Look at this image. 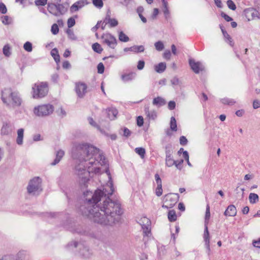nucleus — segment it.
<instances>
[{
    "label": "nucleus",
    "mask_w": 260,
    "mask_h": 260,
    "mask_svg": "<svg viewBox=\"0 0 260 260\" xmlns=\"http://www.w3.org/2000/svg\"><path fill=\"white\" fill-rule=\"evenodd\" d=\"M72 157L76 160L74 173L81 186H85L89 177L105 171L109 181L103 190H96L91 199H86L83 214L102 225L112 226L118 222L122 210L119 203L109 197L114 192L113 183L105 157L100 149L86 143L75 144Z\"/></svg>",
    "instance_id": "nucleus-1"
},
{
    "label": "nucleus",
    "mask_w": 260,
    "mask_h": 260,
    "mask_svg": "<svg viewBox=\"0 0 260 260\" xmlns=\"http://www.w3.org/2000/svg\"><path fill=\"white\" fill-rule=\"evenodd\" d=\"M1 100L8 108L12 109L20 107L22 103L19 93L13 91L11 88H5L2 91Z\"/></svg>",
    "instance_id": "nucleus-2"
},
{
    "label": "nucleus",
    "mask_w": 260,
    "mask_h": 260,
    "mask_svg": "<svg viewBox=\"0 0 260 260\" xmlns=\"http://www.w3.org/2000/svg\"><path fill=\"white\" fill-rule=\"evenodd\" d=\"M48 92V84L46 82H37L32 86V96L34 99L42 98Z\"/></svg>",
    "instance_id": "nucleus-3"
},
{
    "label": "nucleus",
    "mask_w": 260,
    "mask_h": 260,
    "mask_svg": "<svg viewBox=\"0 0 260 260\" xmlns=\"http://www.w3.org/2000/svg\"><path fill=\"white\" fill-rule=\"evenodd\" d=\"M54 110V107L51 104H42L35 106L33 109V113L36 116L44 117L52 114Z\"/></svg>",
    "instance_id": "nucleus-4"
},
{
    "label": "nucleus",
    "mask_w": 260,
    "mask_h": 260,
    "mask_svg": "<svg viewBox=\"0 0 260 260\" xmlns=\"http://www.w3.org/2000/svg\"><path fill=\"white\" fill-rule=\"evenodd\" d=\"M42 180L38 177H34L28 182L27 186V192L31 196H38L42 190Z\"/></svg>",
    "instance_id": "nucleus-5"
},
{
    "label": "nucleus",
    "mask_w": 260,
    "mask_h": 260,
    "mask_svg": "<svg viewBox=\"0 0 260 260\" xmlns=\"http://www.w3.org/2000/svg\"><path fill=\"white\" fill-rule=\"evenodd\" d=\"M68 246L70 249L73 247H79L80 255L84 258H89L92 255V252L89 247L82 243H78L77 242L73 241L70 243Z\"/></svg>",
    "instance_id": "nucleus-6"
},
{
    "label": "nucleus",
    "mask_w": 260,
    "mask_h": 260,
    "mask_svg": "<svg viewBox=\"0 0 260 260\" xmlns=\"http://www.w3.org/2000/svg\"><path fill=\"white\" fill-rule=\"evenodd\" d=\"M178 193H169L165 195L163 198L164 204L162 207L167 209L173 207L178 201Z\"/></svg>",
    "instance_id": "nucleus-7"
},
{
    "label": "nucleus",
    "mask_w": 260,
    "mask_h": 260,
    "mask_svg": "<svg viewBox=\"0 0 260 260\" xmlns=\"http://www.w3.org/2000/svg\"><path fill=\"white\" fill-rule=\"evenodd\" d=\"M139 223L143 230L144 240H146V237L148 238L151 235L150 232L151 221L147 217H143L139 220Z\"/></svg>",
    "instance_id": "nucleus-8"
},
{
    "label": "nucleus",
    "mask_w": 260,
    "mask_h": 260,
    "mask_svg": "<svg viewBox=\"0 0 260 260\" xmlns=\"http://www.w3.org/2000/svg\"><path fill=\"white\" fill-rule=\"evenodd\" d=\"M102 39L104 43L112 49H114L117 45L116 38L110 34L106 33L103 34Z\"/></svg>",
    "instance_id": "nucleus-9"
},
{
    "label": "nucleus",
    "mask_w": 260,
    "mask_h": 260,
    "mask_svg": "<svg viewBox=\"0 0 260 260\" xmlns=\"http://www.w3.org/2000/svg\"><path fill=\"white\" fill-rule=\"evenodd\" d=\"M75 90L79 98H83L87 92V86L83 82H78L75 84Z\"/></svg>",
    "instance_id": "nucleus-10"
},
{
    "label": "nucleus",
    "mask_w": 260,
    "mask_h": 260,
    "mask_svg": "<svg viewBox=\"0 0 260 260\" xmlns=\"http://www.w3.org/2000/svg\"><path fill=\"white\" fill-rule=\"evenodd\" d=\"M244 13L248 21L259 18L258 12L253 8H249L245 9Z\"/></svg>",
    "instance_id": "nucleus-11"
},
{
    "label": "nucleus",
    "mask_w": 260,
    "mask_h": 260,
    "mask_svg": "<svg viewBox=\"0 0 260 260\" xmlns=\"http://www.w3.org/2000/svg\"><path fill=\"white\" fill-rule=\"evenodd\" d=\"M6 256L11 257L12 260H29V255L25 251H19L15 256L11 254L5 255L1 258H3Z\"/></svg>",
    "instance_id": "nucleus-12"
},
{
    "label": "nucleus",
    "mask_w": 260,
    "mask_h": 260,
    "mask_svg": "<svg viewBox=\"0 0 260 260\" xmlns=\"http://www.w3.org/2000/svg\"><path fill=\"white\" fill-rule=\"evenodd\" d=\"M189 63L192 71L196 74L204 70V66L200 62H196L194 60L190 59Z\"/></svg>",
    "instance_id": "nucleus-13"
},
{
    "label": "nucleus",
    "mask_w": 260,
    "mask_h": 260,
    "mask_svg": "<svg viewBox=\"0 0 260 260\" xmlns=\"http://www.w3.org/2000/svg\"><path fill=\"white\" fill-rule=\"evenodd\" d=\"M88 4L87 0H79L74 3L70 7L71 13H74L78 11L84 6Z\"/></svg>",
    "instance_id": "nucleus-14"
},
{
    "label": "nucleus",
    "mask_w": 260,
    "mask_h": 260,
    "mask_svg": "<svg viewBox=\"0 0 260 260\" xmlns=\"http://www.w3.org/2000/svg\"><path fill=\"white\" fill-rule=\"evenodd\" d=\"M203 238L205 242V247L207 250L208 254H209L210 252V236L209 232L208 230V226L206 223L205 224V230L204 232Z\"/></svg>",
    "instance_id": "nucleus-15"
},
{
    "label": "nucleus",
    "mask_w": 260,
    "mask_h": 260,
    "mask_svg": "<svg viewBox=\"0 0 260 260\" xmlns=\"http://www.w3.org/2000/svg\"><path fill=\"white\" fill-rule=\"evenodd\" d=\"M155 180L157 184L155 189V193L157 197H160L162 193L161 180L158 174L155 175Z\"/></svg>",
    "instance_id": "nucleus-16"
},
{
    "label": "nucleus",
    "mask_w": 260,
    "mask_h": 260,
    "mask_svg": "<svg viewBox=\"0 0 260 260\" xmlns=\"http://www.w3.org/2000/svg\"><path fill=\"white\" fill-rule=\"evenodd\" d=\"M12 132V125L10 123L5 122L3 123L1 130V135L3 136L8 135Z\"/></svg>",
    "instance_id": "nucleus-17"
},
{
    "label": "nucleus",
    "mask_w": 260,
    "mask_h": 260,
    "mask_svg": "<svg viewBox=\"0 0 260 260\" xmlns=\"http://www.w3.org/2000/svg\"><path fill=\"white\" fill-rule=\"evenodd\" d=\"M64 155V151L61 149H59L56 152L55 158L52 162L51 163V166H55L58 164Z\"/></svg>",
    "instance_id": "nucleus-18"
},
{
    "label": "nucleus",
    "mask_w": 260,
    "mask_h": 260,
    "mask_svg": "<svg viewBox=\"0 0 260 260\" xmlns=\"http://www.w3.org/2000/svg\"><path fill=\"white\" fill-rule=\"evenodd\" d=\"M236 214V208L233 205L229 206L224 213V215L228 216H235Z\"/></svg>",
    "instance_id": "nucleus-19"
},
{
    "label": "nucleus",
    "mask_w": 260,
    "mask_h": 260,
    "mask_svg": "<svg viewBox=\"0 0 260 260\" xmlns=\"http://www.w3.org/2000/svg\"><path fill=\"white\" fill-rule=\"evenodd\" d=\"M108 117L111 120H114L116 118L118 114L117 109L114 108H109L106 110Z\"/></svg>",
    "instance_id": "nucleus-20"
},
{
    "label": "nucleus",
    "mask_w": 260,
    "mask_h": 260,
    "mask_svg": "<svg viewBox=\"0 0 260 260\" xmlns=\"http://www.w3.org/2000/svg\"><path fill=\"white\" fill-rule=\"evenodd\" d=\"M220 27L223 35L225 41L228 44H229L230 46H233L234 45V43L233 42L232 38L228 34V32L223 29L222 26H220Z\"/></svg>",
    "instance_id": "nucleus-21"
},
{
    "label": "nucleus",
    "mask_w": 260,
    "mask_h": 260,
    "mask_svg": "<svg viewBox=\"0 0 260 260\" xmlns=\"http://www.w3.org/2000/svg\"><path fill=\"white\" fill-rule=\"evenodd\" d=\"M166 104V101L165 99L160 96H157L154 98L152 102V104L157 107L164 106Z\"/></svg>",
    "instance_id": "nucleus-22"
},
{
    "label": "nucleus",
    "mask_w": 260,
    "mask_h": 260,
    "mask_svg": "<svg viewBox=\"0 0 260 260\" xmlns=\"http://www.w3.org/2000/svg\"><path fill=\"white\" fill-rule=\"evenodd\" d=\"M17 137L16 139V143L19 145H21L23 142L24 129L19 128L17 132Z\"/></svg>",
    "instance_id": "nucleus-23"
},
{
    "label": "nucleus",
    "mask_w": 260,
    "mask_h": 260,
    "mask_svg": "<svg viewBox=\"0 0 260 260\" xmlns=\"http://www.w3.org/2000/svg\"><path fill=\"white\" fill-rule=\"evenodd\" d=\"M135 77V74L134 73L128 74H123L121 76V79L123 82H127L133 80Z\"/></svg>",
    "instance_id": "nucleus-24"
},
{
    "label": "nucleus",
    "mask_w": 260,
    "mask_h": 260,
    "mask_svg": "<svg viewBox=\"0 0 260 260\" xmlns=\"http://www.w3.org/2000/svg\"><path fill=\"white\" fill-rule=\"evenodd\" d=\"M175 164V160H174L171 156V154L169 153H166V165L168 167L173 166Z\"/></svg>",
    "instance_id": "nucleus-25"
},
{
    "label": "nucleus",
    "mask_w": 260,
    "mask_h": 260,
    "mask_svg": "<svg viewBox=\"0 0 260 260\" xmlns=\"http://www.w3.org/2000/svg\"><path fill=\"white\" fill-rule=\"evenodd\" d=\"M58 16L64 14L67 11L68 8V5L58 4L57 5Z\"/></svg>",
    "instance_id": "nucleus-26"
},
{
    "label": "nucleus",
    "mask_w": 260,
    "mask_h": 260,
    "mask_svg": "<svg viewBox=\"0 0 260 260\" xmlns=\"http://www.w3.org/2000/svg\"><path fill=\"white\" fill-rule=\"evenodd\" d=\"M48 10L52 14L58 16L57 5L53 4H49L48 5Z\"/></svg>",
    "instance_id": "nucleus-27"
},
{
    "label": "nucleus",
    "mask_w": 260,
    "mask_h": 260,
    "mask_svg": "<svg viewBox=\"0 0 260 260\" xmlns=\"http://www.w3.org/2000/svg\"><path fill=\"white\" fill-rule=\"evenodd\" d=\"M166 69V64L165 62H160L154 66L155 71L158 73H162Z\"/></svg>",
    "instance_id": "nucleus-28"
},
{
    "label": "nucleus",
    "mask_w": 260,
    "mask_h": 260,
    "mask_svg": "<svg viewBox=\"0 0 260 260\" xmlns=\"http://www.w3.org/2000/svg\"><path fill=\"white\" fill-rule=\"evenodd\" d=\"M220 102L222 104L229 106H233L236 103V101L234 99L228 98H224L221 99L220 100Z\"/></svg>",
    "instance_id": "nucleus-29"
},
{
    "label": "nucleus",
    "mask_w": 260,
    "mask_h": 260,
    "mask_svg": "<svg viewBox=\"0 0 260 260\" xmlns=\"http://www.w3.org/2000/svg\"><path fill=\"white\" fill-rule=\"evenodd\" d=\"M145 113L149 119H155L157 117V113L155 111H149L148 108H145Z\"/></svg>",
    "instance_id": "nucleus-30"
},
{
    "label": "nucleus",
    "mask_w": 260,
    "mask_h": 260,
    "mask_svg": "<svg viewBox=\"0 0 260 260\" xmlns=\"http://www.w3.org/2000/svg\"><path fill=\"white\" fill-rule=\"evenodd\" d=\"M88 123L93 127L96 128L101 133L103 134L104 131L100 128V126L95 122V121L91 117H88L87 119Z\"/></svg>",
    "instance_id": "nucleus-31"
},
{
    "label": "nucleus",
    "mask_w": 260,
    "mask_h": 260,
    "mask_svg": "<svg viewBox=\"0 0 260 260\" xmlns=\"http://www.w3.org/2000/svg\"><path fill=\"white\" fill-rule=\"evenodd\" d=\"M131 51L135 53L142 52L144 51V47L143 45L134 46L130 47Z\"/></svg>",
    "instance_id": "nucleus-32"
},
{
    "label": "nucleus",
    "mask_w": 260,
    "mask_h": 260,
    "mask_svg": "<svg viewBox=\"0 0 260 260\" xmlns=\"http://www.w3.org/2000/svg\"><path fill=\"white\" fill-rule=\"evenodd\" d=\"M249 202L251 204H255L258 201V196L254 193H250L249 196Z\"/></svg>",
    "instance_id": "nucleus-33"
},
{
    "label": "nucleus",
    "mask_w": 260,
    "mask_h": 260,
    "mask_svg": "<svg viewBox=\"0 0 260 260\" xmlns=\"http://www.w3.org/2000/svg\"><path fill=\"white\" fill-rule=\"evenodd\" d=\"M106 23H109L110 27H115L118 25V21L116 19L113 18H106L105 19Z\"/></svg>",
    "instance_id": "nucleus-34"
},
{
    "label": "nucleus",
    "mask_w": 260,
    "mask_h": 260,
    "mask_svg": "<svg viewBox=\"0 0 260 260\" xmlns=\"http://www.w3.org/2000/svg\"><path fill=\"white\" fill-rule=\"evenodd\" d=\"M135 151L136 153L139 154L142 158H144L146 153L145 149L142 147L136 148Z\"/></svg>",
    "instance_id": "nucleus-35"
},
{
    "label": "nucleus",
    "mask_w": 260,
    "mask_h": 260,
    "mask_svg": "<svg viewBox=\"0 0 260 260\" xmlns=\"http://www.w3.org/2000/svg\"><path fill=\"white\" fill-rule=\"evenodd\" d=\"M170 128L172 131L176 132L177 130V122L176 120L174 117H172L171 118L170 120Z\"/></svg>",
    "instance_id": "nucleus-36"
},
{
    "label": "nucleus",
    "mask_w": 260,
    "mask_h": 260,
    "mask_svg": "<svg viewBox=\"0 0 260 260\" xmlns=\"http://www.w3.org/2000/svg\"><path fill=\"white\" fill-rule=\"evenodd\" d=\"M168 219L171 222L175 221L177 219V215L175 211H169L168 212Z\"/></svg>",
    "instance_id": "nucleus-37"
},
{
    "label": "nucleus",
    "mask_w": 260,
    "mask_h": 260,
    "mask_svg": "<svg viewBox=\"0 0 260 260\" xmlns=\"http://www.w3.org/2000/svg\"><path fill=\"white\" fill-rule=\"evenodd\" d=\"M119 40L123 42H127L129 41V38L123 32L120 31L118 35Z\"/></svg>",
    "instance_id": "nucleus-38"
},
{
    "label": "nucleus",
    "mask_w": 260,
    "mask_h": 260,
    "mask_svg": "<svg viewBox=\"0 0 260 260\" xmlns=\"http://www.w3.org/2000/svg\"><path fill=\"white\" fill-rule=\"evenodd\" d=\"M51 54L56 62L59 61V55L57 49H53L51 51Z\"/></svg>",
    "instance_id": "nucleus-39"
},
{
    "label": "nucleus",
    "mask_w": 260,
    "mask_h": 260,
    "mask_svg": "<svg viewBox=\"0 0 260 260\" xmlns=\"http://www.w3.org/2000/svg\"><path fill=\"white\" fill-rule=\"evenodd\" d=\"M154 46L156 50L162 51L164 48V45L162 41H159L154 43Z\"/></svg>",
    "instance_id": "nucleus-40"
},
{
    "label": "nucleus",
    "mask_w": 260,
    "mask_h": 260,
    "mask_svg": "<svg viewBox=\"0 0 260 260\" xmlns=\"http://www.w3.org/2000/svg\"><path fill=\"white\" fill-rule=\"evenodd\" d=\"M92 49L98 53H101L103 51L101 46L98 43H94L92 46Z\"/></svg>",
    "instance_id": "nucleus-41"
},
{
    "label": "nucleus",
    "mask_w": 260,
    "mask_h": 260,
    "mask_svg": "<svg viewBox=\"0 0 260 260\" xmlns=\"http://www.w3.org/2000/svg\"><path fill=\"white\" fill-rule=\"evenodd\" d=\"M3 52L4 54L6 56H7V57L10 56L11 54L10 46L8 45H5L3 48Z\"/></svg>",
    "instance_id": "nucleus-42"
},
{
    "label": "nucleus",
    "mask_w": 260,
    "mask_h": 260,
    "mask_svg": "<svg viewBox=\"0 0 260 260\" xmlns=\"http://www.w3.org/2000/svg\"><path fill=\"white\" fill-rule=\"evenodd\" d=\"M24 49L27 52H30L32 50V44L29 42H25L23 45Z\"/></svg>",
    "instance_id": "nucleus-43"
},
{
    "label": "nucleus",
    "mask_w": 260,
    "mask_h": 260,
    "mask_svg": "<svg viewBox=\"0 0 260 260\" xmlns=\"http://www.w3.org/2000/svg\"><path fill=\"white\" fill-rule=\"evenodd\" d=\"M92 4L96 8L99 9H101L104 6L102 0H92Z\"/></svg>",
    "instance_id": "nucleus-44"
},
{
    "label": "nucleus",
    "mask_w": 260,
    "mask_h": 260,
    "mask_svg": "<svg viewBox=\"0 0 260 260\" xmlns=\"http://www.w3.org/2000/svg\"><path fill=\"white\" fill-rule=\"evenodd\" d=\"M3 23L5 25H8L11 23L12 19L8 16H4L1 18Z\"/></svg>",
    "instance_id": "nucleus-45"
},
{
    "label": "nucleus",
    "mask_w": 260,
    "mask_h": 260,
    "mask_svg": "<svg viewBox=\"0 0 260 260\" xmlns=\"http://www.w3.org/2000/svg\"><path fill=\"white\" fill-rule=\"evenodd\" d=\"M163 12L166 19H169L170 16V13L169 10L168 5L163 6Z\"/></svg>",
    "instance_id": "nucleus-46"
},
{
    "label": "nucleus",
    "mask_w": 260,
    "mask_h": 260,
    "mask_svg": "<svg viewBox=\"0 0 260 260\" xmlns=\"http://www.w3.org/2000/svg\"><path fill=\"white\" fill-rule=\"evenodd\" d=\"M66 32L68 36V37L73 40H75L76 39V37L73 32V31L71 29H68L66 31Z\"/></svg>",
    "instance_id": "nucleus-47"
},
{
    "label": "nucleus",
    "mask_w": 260,
    "mask_h": 260,
    "mask_svg": "<svg viewBox=\"0 0 260 260\" xmlns=\"http://www.w3.org/2000/svg\"><path fill=\"white\" fill-rule=\"evenodd\" d=\"M183 157H184L185 160L186 161L187 164L188 165V166H189L190 167H191L192 165L189 160V154L187 151H183Z\"/></svg>",
    "instance_id": "nucleus-48"
},
{
    "label": "nucleus",
    "mask_w": 260,
    "mask_h": 260,
    "mask_svg": "<svg viewBox=\"0 0 260 260\" xmlns=\"http://www.w3.org/2000/svg\"><path fill=\"white\" fill-rule=\"evenodd\" d=\"M210 216V207L209 205H207L206 207V214H205V223L207 224L208 221L209 219Z\"/></svg>",
    "instance_id": "nucleus-49"
},
{
    "label": "nucleus",
    "mask_w": 260,
    "mask_h": 260,
    "mask_svg": "<svg viewBox=\"0 0 260 260\" xmlns=\"http://www.w3.org/2000/svg\"><path fill=\"white\" fill-rule=\"evenodd\" d=\"M227 5L228 8L232 10H235L236 9L235 4L232 0H228L227 1Z\"/></svg>",
    "instance_id": "nucleus-50"
},
{
    "label": "nucleus",
    "mask_w": 260,
    "mask_h": 260,
    "mask_svg": "<svg viewBox=\"0 0 260 260\" xmlns=\"http://www.w3.org/2000/svg\"><path fill=\"white\" fill-rule=\"evenodd\" d=\"M68 26L69 28L73 27L75 24V20L73 17H71L68 20Z\"/></svg>",
    "instance_id": "nucleus-51"
},
{
    "label": "nucleus",
    "mask_w": 260,
    "mask_h": 260,
    "mask_svg": "<svg viewBox=\"0 0 260 260\" xmlns=\"http://www.w3.org/2000/svg\"><path fill=\"white\" fill-rule=\"evenodd\" d=\"M51 32L53 35H56L59 31L58 26L56 24H53L51 27Z\"/></svg>",
    "instance_id": "nucleus-52"
},
{
    "label": "nucleus",
    "mask_w": 260,
    "mask_h": 260,
    "mask_svg": "<svg viewBox=\"0 0 260 260\" xmlns=\"http://www.w3.org/2000/svg\"><path fill=\"white\" fill-rule=\"evenodd\" d=\"M163 57L164 58L169 60L171 58V53L170 50H166L163 54Z\"/></svg>",
    "instance_id": "nucleus-53"
},
{
    "label": "nucleus",
    "mask_w": 260,
    "mask_h": 260,
    "mask_svg": "<svg viewBox=\"0 0 260 260\" xmlns=\"http://www.w3.org/2000/svg\"><path fill=\"white\" fill-rule=\"evenodd\" d=\"M104 66L103 63L101 62L98 65V72L99 74H102L104 72Z\"/></svg>",
    "instance_id": "nucleus-54"
},
{
    "label": "nucleus",
    "mask_w": 260,
    "mask_h": 260,
    "mask_svg": "<svg viewBox=\"0 0 260 260\" xmlns=\"http://www.w3.org/2000/svg\"><path fill=\"white\" fill-rule=\"evenodd\" d=\"M7 12V9L6 8V5L3 3H0V12H1L2 14H6Z\"/></svg>",
    "instance_id": "nucleus-55"
},
{
    "label": "nucleus",
    "mask_w": 260,
    "mask_h": 260,
    "mask_svg": "<svg viewBox=\"0 0 260 260\" xmlns=\"http://www.w3.org/2000/svg\"><path fill=\"white\" fill-rule=\"evenodd\" d=\"M121 131L123 132V133H122L123 136L126 137H128L130 136L131 132L128 128L124 127L123 128H122Z\"/></svg>",
    "instance_id": "nucleus-56"
},
{
    "label": "nucleus",
    "mask_w": 260,
    "mask_h": 260,
    "mask_svg": "<svg viewBox=\"0 0 260 260\" xmlns=\"http://www.w3.org/2000/svg\"><path fill=\"white\" fill-rule=\"evenodd\" d=\"M47 0H35L37 6H44L47 4Z\"/></svg>",
    "instance_id": "nucleus-57"
},
{
    "label": "nucleus",
    "mask_w": 260,
    "mask_h": 260,
    "mask_svg": "<svg viewBox=\"0 0 260 260\" xmlns=\"http://www.w3.org/2000/svg\"><path fill=\"white\" fill-rule=\"evenodd\" d=\"M137 125L139 126H142L143 125L144 120L142 116H138L137 119Z\"/></svg>",
    "instance_id": "nucleus-58"
},
{
    "label": "nucleus",
    "mask_w": 260,
    "mask_h": 260,
    "mask_svg": "<svg viewBox=\"0 0 260 260\" xmlns=\"http://www.w3.org/2000/svg\"><path fill=\"white\" fill-rule=\"evenodd\" d=\"M180 143L181 145H186L187 143V140L184 136H181L180 138Z\"/></svg>",
    "instance_id": "nucleus-59"
},
{
    "label": "nucleus",
    "mask_w": 260,
    "mask_h": 260,
    "mask_svg": "<svg viewBox=\"0 0 260 260\" xmlns=\"http://www.w3.org/2000/svg\"><path fill=\"white\" fill-rule=\"evenodd\" d=\"M145 66V62L143 60H139L137 64V69L142 70Z\"/></svg>",
    "instance_id": "nucleus-60"
},
{
    "label": "nucleus",
    "mask_w": 260,
    "mask_h": 260,
    "mask_svg": "<svg viewBox=\"0 0 260 260\" xmlns=\"http://www.w3.org/2000/svg\"><path fill=\"white\" fill-rule=\"evenodd\" d=\"M176 103L174 101H170L168 103V108L170 110H173L175 108Z\"/></svg>",
    "instance_id": "nucleus-61"
},
{
    "label": "nucleus",
    "mask_w": 260,
    "mask_h": 260,
    "mask_svg": "<svg viewBox=\"0 0 260 260\" xmlns=\"http://www.w3.org/2000/svg\"><path fill=\"white\" fill-rule=\"evenodd\" d=\"M260 107V102L257 100H255L253 102V108L254 109H256Z\"/></svg>",
    "instance_id": "nucleus-62"
},
{
    "label": "nucleus",
    "mask_w": 260,
    "mask_h": 260,
    "mask_svg": "<svg viewBox=\"0 0 260 260\" xmlns=\"http://www.w3.org/2000/svg\"><path fill=\"white\" fill-rule=\"evenodd\" d=\"M71 67L70 63L68 61H65L62 63V68L64 69H69Z\"/></svg>",
    "instance_id": "nucleus-63"
},
{
    "label": "nucleus",
    "mask_w": 260,
    "mask_h": 260,
    "mask_svg": "<svg viewBox=\"0 0 260 260\" xmlns=\"http://www.w3.org/2000/svg\"><path fill=\"white\" fill-rule=\"evenodd\" d=\"M221 15L228 22L231 21L233 20L231 17L224 13H222Z\"/></svg>",
    "instance_id": "nucleus-64"
}]
</instances>
